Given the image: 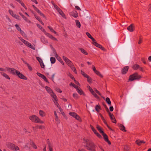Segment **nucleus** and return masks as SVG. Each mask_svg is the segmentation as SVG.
Masks as SVG:
<instances>
[{
    "label": "nucleus",
    "mask_w": 151,
    "mask_h": 151,
    "mask_svg": "<svg viewBox=\"0 0 151 151\" xmlns=\"http://www.w3.org/2000/svg\"><path fill=\"white\" fill-rule=\"evenodd\" d=\"M53 53H54V54L55 55V57L57 59L59 58V57H58V55L57 54L55 50L53 48Z\"/></svg>",
    "instance_id": "44"
},
{
    "label": "nucleus",
    "mask_w": 151,
    "mask_h": 151,
    "mask_svg": "<svg viewBox=\"0 0 151 151\" xmlns=\"http://www.w3.org/2000/svg\"><path fill=\"white\" fill-rule=\"evenodd\" d=\"M109 115L110 116L111 119L112 121V122L114 123H116V120L114 118V116L111 112H109Z\"/></svg>",
    "instance_id": "12"
},
{
    "label": "nucleus",
    "mask_w": 151,
    "mask_h": 151,
    "mask_svg": "<svg viewBox=\"0 0 151 151\" xmlns=\"http://www.w3.org/2000/svg\"><path fill=\"white\" fill-rule=\"evenodd\" d=\"M78 93L80 94V95H84V93L83 92V91L79 88V87H78V88L76 89Z\"/></svg>",
    "instance_id": "15"
},
{
    "label": "nucleus",
    "mask_w": 151,
    "mask_h": 151,
    "mask_svg": "<svg viewBox=\"0 0 151 151\" xmlns=\"http://www.w3.org/2000/svg\"><path fill=\"white\" fill-rule=\"evenodd\" d=\"M97 128L99 132L102 134L104 132L101 129V128L100 126L97 125Z\"/></svg>",
    "instance_id": "30"
},
{
    "label": "nucleus",
    "mask_w": 151,
    "mask_h": 151,
    "mask_svg": "<svg viewBox=\"0 0 151 151\" xmlns=\"http://www.w3.org/2000/svg\"><path fill=\"white\" fill-rule=\"evenodd\" d=\"M70 86H72L73 87L75 88L76 89L78 88V86H77L76 85H75L73 83H71L70 84Z\"/></svg>",
    "instance_id": "39"
},
{
    "label": "nucleus",
    "mask_w": 151,
    "mask_h": 151,
    "mask_svg": "<svg viewBox=\"0 0 151 151\" xmlns=\"http://www.w3.org/2000/svg\"><path fill=\"white\" fill-rule=\"evenodd\" d=\"M11 74L13 75L17 76L19 78L21 79L26 80L27 78L22 74L19 71L17 70L14 68L13 69Z\"/></svg>",
    "instance_id": "2"
},
{
    "label": "nucleus",
    "mask_w": 151,
    "mask_h": 151,
    "mask_svg": "<svg viewBox=\"0 0 151 151\" xmlns=\"http://www.w3.org/2000/svg\"><path fill=\"white\" fill-rule=\"evenodd\" d=\"M50 38L53 40L58 41L57 39L56 38L53 36L52 35L51 36V37Z\"/></svg>",
    "instance_id": "61"
},
{
    "label": "nucleus",
    "mask_w": 151,
    "mask_h": 151,
    "mask_svg": "<svg viewBox=\"0 0 151 151\" xmlns=\"http://www.w3.org/2000/svg\"><path fill=\"white\" fill-rule=\"evenodd\" d=\"M129 68V67L128 66H126L124 67L122 70L121 72L122 74H126L128 71Z\"/></svg>",
    "instance_id": "13"
},
{
    "label": "nucleus",
    "mask_w": 151,
    "mask_h": 151,
    "mask_svg": "<svg viewBox=\"0 0 151 151\" xmlns=\"http://www.w3.org/2000/svg\"><path fill=\"white\" fill-rule=\"evenodd\" d=\"M72 16L75 18L77 17L78 16V13L76 11H74L72 12Z\"/></svg>",
    "instance_id": "28"
},
{
    "label": "nucleus",
    "mask_w": 151,
    "mask_h": 151,
    "mask_svg": "<svg viewBox=\"0 0 151 151\" xmlns=\"http://www.w3.org/2000/svg\"><path fill=\"white\" fill-rule=\"evenodd\" d=\"M71 69L76 74H77V72L76 71V70L75 68L74 67V65H73L71 66L70 67Z\"/></svg>",
    "instance_id": "27"
},
{
    "label": "nucleus",
    "mask_w": 151,
    "mask_h": 151,
    "mask_svg": "<svg viewBox=\"0 0 151 151\" xmlns=\"http://www.w3.org/2000/svg\"><path fill=\"white\" fill-rule=\"evenodd\" d=\"M82 144L86 150L90 151H95L96 145L91 139L84 138L83 139Z\"/></svg>",
    "instance_id": "1"
},
{
    "label": "nucleus",
    "mask_w": 151,
    "mask_h": 151,
    "mask_svg": "<svg viewBox=\"0 0 151 151\" xmlns=\"http://www.w3.org/2000/svg\"><path fill=\"white\" fill-rule=\"evenodd\" d=\"M47 144L48 145V147H50L52 146V144L50 142L49 139L47 140Z\"/></svg>",
    "instance_id": "42"
},
{
    "label": "nucleus",
    "mask_w": 151,
    "mask_h": 151,
    "mask_svg": "<svg viewBox=\"0 0 151 151\" xmlns=\"http://www.w3.org/2000/svg\"><path fill=\"white\" fill-rule=\"evenodd\" d=\"M41 42L44 44H46L48 43L47 40L45 39V37L44 36L41 37Z\"/></svg>",
    "instance_id": "16"
},
{
    "label": "nucleus",
    "mask_w": 151,
    "mask_h": 151,
    "mask_svg": "<svg viewBox=\"0 0 151 151\" xmlns=\"http://www.w3.org/2000/svg\"><path fill=\"white\" fill-rule=\"evenodd\" d=\"M37 27L39 28L41 30L43 28L41 27V26L39 24H37Z\"/></svg>",
    "instance_id": "64"
},
{
    "label": "nucleus",
    "mask_w": 151,
    "mask_h": 151,
    "mask_svg": "<svg viewBox=\"0 0 151 151\" xmlns=\"http://www.w3.org/2000/svg\"><path fill=\"white\" fill-rule=\"evenodd\" d=\"M36 59H37V60L39 62V63H41L43 61L39 57H36Z\"/></svg>",
    "instance_id": "49"
},
{
    "label": "nucleus",
    "mask_w": 151,
    "mask_h": 151,
    "mask_svg": "<svg viewBox=\"0 0 151 151\" xmlns=\"http://www.w3.org/2000/svg\"><path fill=\"white\" fill-rule=\"evenodd\" d=\"M36 74L38 76H39L40 77H41V78L42 77V76L44 75H42V74H41V73H38V72H37L36 73Z\"/></svg>",
    "instance_id": "56"
},
{
    "label": "nucleus",
    "mask_w": 151,
    "mask_h": 151,
    "mask_svg": "<svg viewBox=\"0 0 151 151\" xmlns=\"http://www.w3.org/2000/svg\"><path fill=\"white\" fill-rule=\"evenodd\" d=\"M29 119L32 122L36 123L43 124L44 122L41 120L40 119L35 115H32L29 117Z\"/></svg>",
    "instance_id": "3"
},
{
    "label": "nucleus",
    "mask_w": 151,
    "mask_h": 151,
    "mask_svg": "<svg viewBox=\"0 0 151 151\" xmlns=\"http://www.w3.org/2000/svg\"><path fill=\"white\" fill-rule=\"evenodd\" d=\"M24 20L28 23H30V21L27 18L25 17L24 15L22 17Z\"/></svg>",
    "instance_id": "37"
},
{
    "label": "nucleus",
    "mask_w": 151,
    "mask_h": 151,
    "mask_svg": "<svg viewBox=\"0 0 151 151\" xmlns=\"http://www.w3.org/2000/svg\"><path fill=\"white\" fill-rule=\"evenodd\" d=\"M139 67V66L137 64H134L132 67V68L134 70H137Z\"/></svg>",
    "instance_id": "29"
},
{
    "label": "nucleus",
    "mask_w": 151,
    "mask_h": 151,
    "mask_svg": "<svg viewBox=\"0 0 151 151\" xmlns=\"http://www.w3.org/2000/svg\"><path fill=\"white\" fill-rule=\"evenodd\" d=\"M119 126L120 127V129L123 132H126V131L125 129V127L122 124H119Z\"/></svg>",
    "instance_id": "22"
},
{
    "label": "nucleus",
    "mask_w": 151,
    "mask_h": 151,
    "mask_svg": "<svg viewBox=\"0 0 151 151\" xmlns=\"http://www.w3.org/2000/svg\"><path fill=\"white\" fill-rule=\"evenodd\" d=\"M55 8L57 10L59 14H60L62 17H64L65 15L63 13V12L60 9L58 6H55Z\"/></svg>",
    "instance_id": "11"
},
{
    "label": "nucleus",
    "mask_w": 151,
    "mask_h": 151,
    "mask_svg": "<svg viewBox=\"0 0 151 151\" xmlns=\"http://www.w3.org/2000/svg\"><path fill=\"white\" fill-rule=\"evenodd\" d=\"M69 114L70 116L75 118L77 120H79L80 119V116L75 112H71L69 113Z\"/></svg>",
    "instance_id": "8"
},
{
    "label": "nucleus",
    "mask_w": 151,
    "mask_h": 151,
    "mask_svg": "<svg viewBox=\"0 0 151 151\" xmlns=\"http://www.w3.org/2000/svg\"><path fill=\"white\" fill-rule=\"evenodd\" d=\"M58 100H53V101L55 105L57 106V107L58 108V107H59L60 106V105H59L58 103Z\"/></svg>",
    "instance_id": "38"
},
{
    "label": "nucleus",
    "mask_w": 151,
    "mask_h": 151,
    "mask_svg": "<svg viewBox=\"0 0 151 151\" xmlns=\"http://www.w3.org/2000/svg\"><path fill=\"white\" fill-rule=\"evenodd\" d=\"M51 97L53 98V100H57V97L56 95L53 92L50 94Z\"/></svg>",
    "instance_id": "19"
},
{
    "label": "nucleus",
    "mask_w": 151,
    "mask_h": 151,
    "mask_svg": "<svg viewBox=\"0 0 151 151\" xmlns=\"http://www.w3.org/2000/svg\"><path fill=\"white\" fill-rule=\"evenodd\" d=\"M102 135L103 136L105 141L107 142L109 144L111 145V142L109 140L107 135L104 132L103 133Z\"/></svg>",
    "instance_id": "10"
},
{
    "label": "nucleus",
    "mask_w": 151,
    "mask_h": 151,
    "mask_svg": "<svg viewBox=\"0 0 151 151\" xmlns=\"http://www.w3.org/2000/svg\"><path fill=\"white\" fill-rule=\"evenodd\" d=\"M18 2L22 6H23L26 9H27V8L25 5L22 2V1L21 0H20V1H18Z\"/></svg>",
    "instance_id": "40"
},
{
    "label": "nucleus",
    "mask_w": 151,
    "mask_h": 151,
    "mask_svg": "<svg viewBox=\"0 0 151 151\" xmlns=\"http://www.w3.org/2000/svg\"><path fill=\"white\" fill-rule=\"evenodd\" d=\"M1 74L3 77L6 78L9 80H10V78L6 73H1Z\"/></svg>",
    "instance_id": "24"
},
{
    "label": "nucleus",
    "mask_w": 151,
    "mask_h": 151,
    "mask_svg": "<svg viewBox=\"0 0 151 151\" xmlns=\"http://www.w3.org/2000/svg\"><path fill=\"white\" fill-rule=\"evenodd\" d=\"M19 31L20 32L21 34L23 36L25 37L26 36V34L23 31H22L21 30H21H20Z\"/></svg>",
    "instance_id": "47"
},
{
    "label": "nucleus",
    "mask_w": 151,
    "mask_h": 151,
    "mask_svg": "<svg viewBox=\"0 0 151 151\" xmlns=\"http://www.w3.org/2000/svg\"><path fill=\"white\" fill-rule=\"evenodd\" d=\"M42 79H44V80L45 81H46V82H47V83H48V81L47 79V78H46V77L44 76V75H43V76H42Z\"/></svg>",
    "instance_id": "51"
},
{
    "label": "nucleus",
    "mask_w": 151,
    "mask_h": 151,
    "mask_svg": "<svg viewBox=\"0 0 151 151\" xmlns=\"http://www.w3.org/2000/svg\"><path fill=\"white\" fill-rule=\"evenodd\" d=\"M136 143L138 145H140L142 143H145V142L142 140H137L136 141Z\"/></svg>",
    "instance_id": "20"
},
{
    "label": "nucleus",
    "mask_w": 151,
    "mask_h": 151,
    "mask_svg": "<svg viewBox=\"0 0 151 151\" xmlns=\"http://www.w3.org/2000/svg\"><path fill=\"white\" fill-rule=\"evenodd\" d=\"M103 105L104 106L105 108L106 109V111H107L108 112H109V110L107 107V106L106 105V104H103Z\"/></svg>",
    "instance_id": "63"
},
{
    "label": "nucleus",
    "mask_w": 151,
    "mask_h": 151,
    "mask_svg": "<svg viewBox=\"0 0 151 151\" xmlns=\"http://www.w3.org/2000/svg\"><path fill=\"white\" fill-rule=\"evenodd\" d=\"M15 26L16 29L18 31H19L20 30H21V29L20 28L19 25H18L17 24H16L15 25Z\"/></svg>",
    "instance_id": "50"
},
{
    "label": "nucleus",
    "mask_w": 151,
    "mask_h": 151,
    "mask_svg": "<svg viewBox=\"0 0 151 151\" xmlns=\"http://www.w3.org/2000/svg\"><path fill=\"white\" fill-rule=\"evenodd\" d=\"M39 114L40 116L42 117L45 116L46 115L45 113L42 110H40L39 111Z\"/></svg>",
    "instance_id": "17"
},
{
    "label": "nucleus",
    "mask_w": 151,
    "mask_h": 151,
    "mask_svg": "<svg viewBox=\"0 0 151 151\" xmlns=\"http://www.w3.org/2000/svg\"><path fill=\"white\" fill-rule=\"evenodd\" d=\"M78 49L81 51V52L83 54L85 55H87L88 54L87 52H86L83 48H79Z\"/></svg>",
    "instance_id": "23"
},
{
    "label": "nucleus",
    "mask_w": 151,
    "mask_h": 151,
    "mask_svg": "<svg viewBox=\"0 0 151 151\" xmlns=\"http://www.w3.org/2000/svg\"><path fill=\"white\" fill-rule=\"evenodd\" d=\"M94 91H95L98 94H99L100 96H101V94L98 91L96 88L94 89Z\"/></svg>",
    "instance_id": "57"
},
{
    "label": "nucleus",
    "mask_w": 151,
    "mask_h": 151,
    "mask_svg": "<svg viewBox=\"0 0 151 151\" xmlns=\"http://www.w3.org/2000/svg\"><path fill=\"white\" fill-rule=\"evenodd\" d=\"M19 38L26 46L29 47L33 50H35V47L28 42L22 39V37H19Z\"/></svg>",
    "instance_id": "4"
},
{
    "label": "nucleus",
    "mask_w": 151,
    "mask_h": 151,
    "mask_svg": "<svg viewBox=\"0 0 151 151\" xmlns=\"http://www.w3.org/2000/svg\"><path fill=\"white\" fill-rule=\"evenodd\" d=\"M45 35L49 38H50L52 35H51L47 32L46 33Z\"/></svg>",
    "instance_id": "62"
},
{
    "label": "nucleus",
    "mask_w": 151,
    "mask_h": 151,
    "mask_svg": "<svg viewBox=\"0 0 151 151\" xmlns=\"http://www.w3.org/2000/svg\"><path fill=\"white\" fill-rule=\"evenodd\" d=\"M50 60L51 63L52 64H53L55 63L56 60L55 58L51 57L50 58Z\"/></svg>",
    "instance_id": "34"
},
{
    "label": "nucleus",
    "mask_w": 151,
    "mask_h": 151,
    "mask_svg": "<svg viewBox=\"0 0 151 151\" xmlns=\"http://www.w3.org/2000/svg\"><path fill=\"white\" fill-rule=\"evenodd\" d=\"M106 101L109 106L111 105V102L109 98L107 97L106 99Z\"/></svg>",
    "instance_id": "32"
},
{
    "label": "nucleus",
    "mask_w": 151,
    "mask_h": 151,
    "mask_svg": "<svg viewBox=\"0 0 151 151\" xmlns=\"http://www.w3.org/2000/svg\"><path fill=\"white\" fill-rule=\"evenodd\" d=\"M40 65L41 67L42 68H45V65H44V64L43 61L41 63H40Z\"/></svg>",
    "instance_id": "53"
},
{
    "label": "nucleus",
    "mask_w": 151,
    "mask_h": 151,
    "mask_svg": "<svg viewBox=\"0 0 151 151\" xmlns=\"http://www.w3.org/2000/svg\"><path fill=\"white\" fill-rule=\"evenodd\" d=\"M6 69L8 72L11 74L13 68L6 67Z\"/></svg>",
    "instance_id": "36"
},
{
    "label": "nucleus",
    "mask_w": 151,
    "mask_h": 151,
    "mask_svg": "<svg viewBox=\"0 0 151 151\" xmlns=\"http://www.w3.org/2000/svg\"><path fill=\"white\" fill-rule=\"evenodd\" d=\"M86 35L87 36L90 38L91 39L92 41H94V39L91 36V35L88 32H86Z\"/></svg>",
    "instance_id": "26"
},
{
    "label": "nucleus",
    "mask_w": 151,
    "mask_h": 151,
    "mask_svg": "<svg viewBox=\"0 0 151 151\" xmlns=\"http://www.w3.org/2000/svg\"><path fill=\"white\" fill-rule=\"evenodd\" d=\"M55 121L57 122L58 124H59L60 123V120L59 119L58 117L57 118H56L55 119Z\"/></svg>",
    "instance_id": "60"
},
{
    "label": "nucleus",
    "mask_w": 151,
    "mask_h": 151,
    "mask_svg": "<svg viewBox=\"0 0 151 151\" xmlns=\"http://www.w3.org/2000/svg\"><path fill=\"white\" fill-rule=\"evenodd\" d=\"M63 59L64 61H65L66 63L69 67L72 66V65H73L72 62L66 57L63 56Z\"/></svg>",
    "instance_id": "7"
},
{
    "label": "nucleus",
    "mask_w": 151,
    "mask_h": 151,
    "mask_svg": "<svg viewBox=\"0 0 151 151\" xmlns=\"http://www.w3.org/2000/svg\"><path fill=\"white\" fill-rule=\"evenodd\" d=\"M14 18L18 20H20L19 16L15 14V15L14 16Z\"/></svg>",
    "instance_id": "58"
},
{
    "label": "nucleus",
    "mask_w": 151,
    "mask_h": 151,
    "mask_svg": "<svg viewBox=\"0 0 151 151\" xmlns=\"http://www.w3.org/2000/svg\"><path fill=\"white\" fill-rule=\"evenodd\" d=\"M93 41V44L96 47H98L101 49L103 50H105V48L104 47H102V45H100V44L96 42V40L94 39V41Z\"/></svg>",
    "instance_id": "9"
},
{
    "label": "nucleus",
    "mask_w": 151,
    "mask_h": 151,
    "mask_svg": "<svg viewBox=\"0 0 151 151\" xmlns=\"http://www.w3.org/2000/svg\"><path fill=\"white\" fill-rule=\"evenodd\" d=\"M57 59L62 63L63 65H64V63L60 57H59V58H57Z\"/></svg>",
    "instance_id": "52"
},
{
    "label": "nucleus",
    "mask_w": 151,
    "mask_h": 151,
    "mask_svg": "<svg viewBox=\"0 0 151 151\" xmlns=\"http://www.w3.org/2000/svg\"><path fill=\"white\" fill-rule=\"evenodd\" d=\"M87 81L89 83H91L92 82V79L90 77L88 76V77H86Z\"/></svg>",
    "instance_id": "48"
},
{
    "label": "nucleus",
    "mask_w": 151,
    "mask_h": 151,
    "mask_svg": "<svg viewBox=\"0 0 151 151\" xmlns=\"http://www.w3.org/2000/svg\"><path fill=\"white\" fill-rule=\"evenodd\" d=\"M88 87V88L89 90L91 93H92L93 91H94L92 88L90 86H89Z\"/></svg>",
    "instance_id": "59"
},
{
    "label": "nucleus",
    "mask_w": 151,
    "mask_h": 151,
    "mask_svg": "<svg viewBox=\"0 0 151 151\" xmlns=\"http://www.w3.org/2000/svg\"><path fill=\"white\" fill-rule=\"evenodd\" d=\"M127 29L130 32H132L134 31V28H133L132 24H131L127 27Z\"/></svg>",
    "instance_id": "21"
},
{
    "label": "nucleus",
    "mask_w": 151,
    "mask_h": 151,
    "mask_svg": "<svg viewBox=\"0 0 151 151\" xmlns=\"http://www.w3.org/2000/svg\"><path fill=\"white\" fill-rule=\"evenodd\" d=\"M38 13H39L41 16L43 17H45V16L37 8L35 10Z\"/></svg>",
    "instance_id": "25"
},
{
    "label": "nucleus",
    "mask_w": 151,
    "mask_h": 151,
    "mask_svg": "<svg viewBox=\"0 0 151 151\" xmlns=\"http://www.w3.org/2000/svg\"><path fill=\"white\" fill-rule=\"evenodd\" d=\"M100 109V106H99L98 105H96L95 107V109L96 111L98 112L99 111V109Z\"/></svg>",
    "instance_id": "43"
},
{
    "label": "nucleus",
    "mask_w": 151,
    "mask_h": 151,
    "mask_svg": "<svg viewBox=\"0 0 151 151\" xmlns=\"http://www.w3.org/2000/svg\"><path fill=\"white\" fill-rule=\"evenodd\" d=\"M91 129L94 133L99 138H102L101 135L99 134L96 131V130L93 127H91Z\"/></svg>",
    "instance_id": "14"
},
{
    "label": "nucleus",
    "mask_w": 151,
    "mask_h": 151,
    "mask_svg": "<svg viewBox=\"0 0 151 151\" xmlns=\"http://www.w3.org/2000/svg\"><path fill=\"white\" fill-rule=\"evenodd\" d=\"M95 73L96 75H97L101 78L103 77V75L101 74L100 73L99 71L97 70Z\"/></svg>",
    "instance_id": "33"
},
{
    "label": "nucleus",
    "mask_w": 151,
    "mask_h": 151,
    "mask_svg": "<svg viewBox=\"0 0 151 151\" xmlns=\"http://www.w3.org/2000/svg\"><path fill=\"white\" fill-rule=\"evenodd\" d=\"M6 146L8 148L12 150L17 151L19 150V148L17 146L10 142L6 144Z\"/></svg>",
    "instance_id": "5"
},
{
    "label": "nucleus",
    "mask_w": 151,
    "mask_h": 151,
    "mask_svg": "<svg viewBox=\"0 0 151 151\" xmlns=\"http://www.w3.org/2000/svg\"><path fill=\"white\" fill-rule=\"evenodd\" d=\"M27 66L28 67V68L30 71H32V68L31 66H30L29 64H27Z\"/></svg>",
    "instance_id": "55"
},
{
    "label": "nucleus",
    "mask_w": 151,
    "mask_h": 151,
    "mask_svg": "<svg viewBox=\"0 0 151 151\" xmlns=\"http://www.w3.org/2000/svg\"><path fill=\"white\" fill-rule=\"evenodd\" d=\"M73 96L75 99H77L78 98V96L76 93H74L73 94Z\"/></svg>",
    "instance_id": "46"
},
{
    "label": "nucleus",
    "mask_w": 151,
    "mask_h": 151,
    "mask_svg": "<svg viewBox=\"0 0 151 151\" xmlns=\"http://www.w3.org/2000/svg\"><path fill=\"white\" fill-rule=\"evenodd\" d=\"M45 88L46 90L50 93V94H51L53 92L52 90L48 86H45Z\"/></svg>",
    "instance_id": "18"
},
{
    "label": "nucleus",
    "mask_w": 151,
    "mask_h": 151,
    "mask_svg": "<svg viewBox=\"0 0 151 151\" xmlns=\"http://www.w3.org/2000/svg\"><path fill=\"white\" fill-rule=\"evenodd\" d=\"M81 73L82 75L85 77L86 78L88 77V76L82 70H81Z\"/></svg>",
    "instance_id": "41"
},
{
    "label": "nucleus",
    "mask_w": 151,
    "mask_h": 151,
    "mask_svg": "<svg viewBox=\"0 0 151 151\" xmlns=\"http://www.w3.org/2000/svg\"><path fill=\"white\" fill-rule=\"evenodd\" d=\"M76 24L77 26L79 28H80L81 24L78 20H76Z\"/></svg>",
    "instance_id": "31"
},
{
    "label": "nucleus",
    "mask_w": 151,
    "mask_h": 151,
    "mask_svg": "<svg viewBox=\"0 0 151 151\" xmlns=\"http://www.w3.org/2000/svg\"><path fill=\"white\" fill-rule=\"evenodd\" d=\"M56 91L60 93H61L62 92V91L59 88H57L55 89Z\"/></svg>",
    "instance_id": "54"
},
{
    "label": "nucleus",
    "mask_w": 151,
    "mask_h": 151,
    "mask_svg": "<svg viewBox=\"0 0 151 151\" xmlns=\"http://www.w3.org/2000/svg\"><path fill=\"white\" fill-rule=\"evenodd\" d=\"M141 78L140 76L138 75L137 73H135L130 76L129 80L130 81H133L134 80L139 79Z\"/></svg>",
    "instance_id": "6"
},
{
    "label": "nucleus",
    "mask_w": 151,
    "mask_h": 151,
    "mask_svg": "<svg viewBox=\"0 0 151 151\" xmlns=\"http://www.w3.org/2000/svg\"><path fill=\"white\" fill-rule=\"evenodd\" d=\"M91 93L96 98V99H99V97L95 93L94 91H93V92Z\"/></svg>",
    "instance_id": "45"
},
{
    "label": "nucleus",
    "mask_w": 151,
    "mask_h": 151,
    "mask_svg": "<svg viewBox=\"0 0 151 151\" xmlns=\"http://www.w3.org/2000/svg\"><path fill=\"white\" fill-rule=\"evenodd\" d=\"M47 28L50 29L52 32L54 33L55 34L56 33V32L50 26H48Z\"/></svg>",
    "instance_id": "35"
}]
</instances>
